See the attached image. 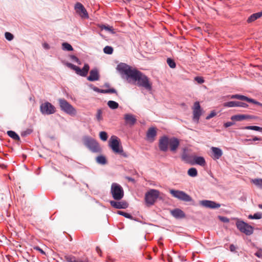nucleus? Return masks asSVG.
<instances>
[{"instance_id": "nucleus-61", "label": "nucleus", "mask_w": 262, "mask_h": 262, "mask_svg": "<svg viewBox=\"0 0 262 262\" xmlns=\"http://www.w3.org/2000/svg\"><path fill=\"white\" fill-rule=\"evenodd\" d=\"M225 105L226 106H228V107H229V105H230L229 102H226V103H225Z\"/></svg>"}, {"instance_id": "nucleus-10", "label": "nucleus", "mask_w": 262, "mask_h": 262, "mask_svg": "<svg viewBox=\"0 0 262 262\" xmlns=\"http://www.w3.org/2000/svg\"><path fill=\"white\" fill-rule=\"evenodd\" d=\"M230 99H236L241 101H246L249 103H252L258 106L262 107V103L260 102L256 101L255 99L249 98L247 96L241 95V94H235L230 95Z\"/></svg>"}, {"instance_id": "nucleus-37", "label": "nucleus", "mask_w": 262, "mask_h": 262, "mask_svg": "<svg viewBox=\"0 0 262 262\" xmlns=\"http://www.w3.org/2000/svg\"><path fill=\"white\" fill-rule=\"evenodd\" d=\"M62 50L64 51H72L73 50L72 46L68 42H63L62 44Z\"/></svg>"}, {"instance_id": "nucleus-59", "label": "nucleus", "mask_w": 262, "mask_h": 262, "mask_svg": "<svg viewBox=\"0 0 262 262\" xmlns=\"http://www.w3.org/2000/svg\"><path fill=\"white\" fill-rule=\"evenodd\" d=\"M257 14H258L259 18L260 17H261L262 16V10L260 12H257Z\"/></svg>"}, {"instance_id": "nucleus-40", "label": "nucleus", "mask_w": 262, "mask_h": 262, "mask_svg": "<svg viewBox=\"0 0 262 262\" xmlns=\"http://www.w3.org/2000/svg\"><path fill=\"white\" fill-rule=\"evenodd\" d=\"M167 63L171 68H174L176 66L174 61L171 58H167Z\"/></svg>"}, {"instance_id": "nucleus-29", "label": "nucleus", "mask_w": 262, "mask_h": 262, "mask_svg": "<svg viewBox=\"0 0 262 262\" xmlns=\"http://www.w3.org/2000/svg\"><path fill=\"white\" fill-rule=\"evenodd\" d=\"M7 135L12 139L19 141L20 140L19 136L14 131L12 130H8L7 132Z\"/></svg>"}, {"instance_id": "nucleus-34", "label": "nucleus", "mask_w": 262, "mask_h": 262, "mask_svg": "<svg viewBox=\"0 0 262 262\" xmlns=\"http://www.w3.org/2000/svg\"><path fill=\"white\" fill-rule=\"evenodd\" d=\"M188 174L191 177H195L198 175V171L195 168L192 167L188 169Z\"/></svg>"}, {"instance_id": "nucleus-18", "label": "nucleus", "mask_w": 262, "mask_h": 262, "mask_svg": "<svg viewBox=\"0 0 262 262\" xmlns=\"http://www.w3.org/2000/svg\"><path fill=\"white\" fill-rule=\"evenodd\" d=\"M110 203L116 209H126L128 207V204L125 201H110Z\"/></svg>"}, {"instance_id": "nucleus-8", "label": "nucleus", "mask_w": 262, "mask_h": 262, "mask_svg": "<svg viewBox=\"0 0 262 262\" xmlns=\"http://www.w3.org/2000/svg\"><path fill=\"white\" fill-rule=\"evenodd\" d=\"M169 192L172 196L180 201L186 202H189L192 201L191 197L184 191L171 189L169 190Z\"/></svg>"}, {"instance_id": "nucleus-43", "label": "nucleus", "mask_w": 262, "mask_h": 262, "mask_svg": "<svg viewBox=\"0 0 262 262\" xmlns=\"http://www.w3.org/2000/svg\"><path fill=\"white\" fill-rule=\"evenodd\" d=\"M5 37L6 39L7 40H8V41L12 40L14 38L13 35L12 34H11V33L8 32H7L5 33Z\"/></svg>"}, {"instance_id": "nucleus-12", "label": "nucleus", "mask_w": 262, "mask_h": 262, "mask_svg": "<svg viewBox=\"0 0 262 262\" xmlns=\"http://www.w3.org/2000/svg\"><path fill=\"white\" fill-rule=\"evenodd\" d=\"M169 143V139L167 136L161 137L159 141V148L163 152L168 150Z\"/></svg>"}, {"instance_id": "nucleus-32", "label": "nucleus", "mask_w": 262, "mask_h": 262, "mask_svg": "<svg viewBox=\"0 0 262 262\" xmlns=\"http://www.w3.org/2000/svg\"><path fill=\"white\" fill-rule=\"evenodd\" d=\"M107 105L112 110L117 109L119 107V104L117 102L113 100L108 101L107 102Z\"/></svg>"}, {"instance_id": "nucleus-9", "label": "nucleus", "mask_w": 262, "mask_h": 262, "mask_svg": "<svg viewBox=\"0 0 262 262\" xmlns=\"http://www.w3.org/2000/svg\"><path fill=\"white\" fill-rule=\"evenodd\" d=\"M40 111L42 115H49L54 114L56 108L51 103L46 102L40 105Z\"/></svg>"}, {"instance_id": "nucleus-33", "label": "nucleus", "mask_w": 262, "mask_h": 262, "mask_svg": "<svg viewBox=\"0 0 262 262\" xmlns=\"http://www.w3.org/2000/svg\"><path fill=\"white\" fill-rule=\"evenodd\" d=\"M259 18V16H258V15L257 14V13H253L252 15H251L248 17V18L247 20V22L248 23H251L256 20V19H257Z\"/></svg>"}, {"instance_id": "nucleus-53", "label": "nucleus", "mask_w": 262, "mask_h": 262, "mask_svg": "<svg viewBox=\"0 0 262 262\" xmlns=\"http://www.w3.org/2000/svg\"><path fill=\"white\" fill-rule=\"evenodd\" d=\"M255 255L259 258H262V251H257V252L255 253Z\"/></svg>"}, {"instance_id": "nucleus-38", "label": "nucleus", "mask_w": 262, "mask_h": 262, "mask_svg": "<svg viewBox=\"0 0 262 262\" xmlns=\"http://www.w3.org/2000/svg\"><path fill=\"white\" fill-rule=\"evenodd\" d=\"M103 52L106 54H112L113 52V48L111 46H106L104 48Z\"/></svg>"}, {"instance_id": "nucleus-36", "label": "nucleus", "mask_w": 262, "mask_h": 262, "mask_svg": "<svg viewBox=\"0 0 262 262\" xmlns=\"http://www.w3.org/2000/svg\"><path fill=\"white\" fill-rule=\"evenodd\" d=\"M251 182L260 189H262V179H252Z\"/></svg>"}, {"instance_id": "nucleus-46", "label": "nucleus", "mask_w": 262, "mask_h": 262, "mask_svg": "<svg viewBox=\"0 0 262 262\" xmlns=\"http://www.w3.org/2000/svg\"><path fill=\"white\" fill-rule=\"evenodd\" d=\"M195 81H196L199 84H202L204 82V80L203 77L197 76L194 78Z\"/></svg>"}, {"instance_id": "nucleus-22", "label": "nucleus", "mask_w": 262, "mask_h": 262, "mask_svg": "<svg viewBox=\"0 0 262 262\" xmlns=\"http://www.w3.org/2000/svg\"><path fill=\"white\" fill-rule=\"evenodd\" d=\"M171 214L177 219H183L185 217V213L180 209L176 208L170 211Z\"/></svg>"}, {"instance_id": "nucleus-17", "label": "nucleus", "mask_w": 262, "mask_h": 262, "mask_svg": "<svg viewBox=\"0 0 262 262\" xmlns=\"http://www.w3.org/2000/svg\"><path fill=\"white\" fill-rule=\"evenodd\" d=\"M188 149L187 147H184L182 149V153L181 156V159L186 163H189L193 165L192 161V157L188 154Z\"/></svg>"}, {"instance_id": "nucleus-41", "label": "nucleus", "mask_w": 262, "mask_h": 262, "mask_svg": "<svg viewBox=\"0 0 262 262\" xmlns=\"http://www.w3.org/2000/svg\"><path fill=\"white\" fill-rule=\"evenodd\" d=\"M100 28L102 30H106V31L111 32L112 33H114V32L113 31V28L112 27H108V26H105L104 25H102L100 26Z\"/></svg>"}, {"instance_id": "nucleus-39", "label": "nucleus", "mask_w": 262, "mask_h": 262, "mask_svg": "<svg viewBox=\"0 0 262 262\" xmlns=\"http://www.w3.org/2000/svg\"><path fill=\"white\" fill-rule=\"evenodd\" d=\"M100 138L103 141H105L107 139V134L105 132L102 131L99 134Z\"/></svg>"}, {"instance_id": "nucleus-52", "label": "nucleus", "mask_w": 262, "mask_h": 262, "mask_svg": "<svg viewBox=\"0 0 262 262\" xmlns=\"http://www.w3.org/2000/svg\"><path fill=\"white\" fill-rule=\"evenodd\" d=\"M219 218L222 221H223L224 222H229V219L227 217H223V216H219Z\"/></svg>"}, {"instance_id": "nucleus-15", "label": "nucleus", "mask_w": 262, "mask_h": 262, "mask_svg": "<svg viewBox=\"0 0 262 262\" xmlns=\"http://www.w3.org/2000/svg\"><path fill=\"white\" fill-rule=\"evenodd\" d=\"M200 205L207 208L215 209L221 206V204L209 200H203L200 201Z\"/></svg>"}, {"instance_id": "nucleus-11", "label": "nucleus", "mask_w": 262, "mask_h": 262, "mask_svg": "<svg viewBox=\"0 0 262 262\" xmlns=\"http://www.w3.org/2000/svg\"><path fill=\"white\" fill-rule=\"evenodd\" d=\"M259 119V117L252 115L248 114H237L235 115L230 118V119L232 120V121H242L244 120H257Z\"/></svg>"}, {"instance_id": "nucleus-28", "label": "nucleus", "mask_w": 262, "mask_h": 262, "mask_svg": "<svg viewBox=\"0 0 262 262\" xmlns=\"http://www.w3.org/2000/svg\"><path fill=\"white\" fill-rule=\"evenodd\" d=\"M243 129H247V130H253L258 132H262V127L258 126H245L242 127Z\"/></svg>"}, {"instance_id": "nucleus-13", "label": "nucleus", "mask_w": 262, "mask_h": 262, "mask_svg": "<svg viewBox=\"0 0 262 262\" xmlns=\"http://www.w3.org/2000/svg\"><path fill=\"white\" fill-rule=\"evenodd\" d=\"M75 9L82 18H88L89 15L84 7L80 3H77L75 5Z\"/></svg>"}, {"instance_id": "nucleus-3", "label": "nucleus", "mask_w": 262, "mask_h": 262, "mask_svg": "<svg viewBox=\"0 0 262 262\" xmlns=\"http://www.w3.org/2000/svg\"><path fill=\"white\" fill-rule=\"evenodd\" d=\"M110 146L115 153L119 154L125 158L128 157V155L123 151L122 147L120 145L117 137H112L110 142Z\"/></svg>"}, {"instance_id": "nucleus-4", "label": "nucleus", "mask_w": 262, "mask_h": 262, "mask_svg": "<svg viewBox=\"0 0 262 262\" xmlns=\"http://www.w3.org/2000/svg\"><path fill=\"white\" fill-rule=\"evenodd\" d=\"M111 193L113 198L116 201L121 200L124 196V190L123 188L116 183L112 184Z\"/></svg>"}, {"instance_id": "nucleus-63", "label": "nucleus", "mask_w": 262, "mask_h": 262, "mask_svg": "<svg viewBox=\"0 0 262 262\" xmlns=\"http://www.w3.org/2000/svg\"><path fill=\"white\" fill-rule=\"evenodd\" d=\"M258 207L260 209H262V204H259L258 205Z\"/></svg>"}, {"instance_id": "nucleus-26", "label": "nucleus", "mask_w": 262, "mask_h": 262, "mask_svg": "<svg viewBox=\"0 0 262 262\" xmlns=\"http://www.w3.org/2000/svg\"><path fill=\"white\" fill-rule=\"evenodd\" d=\"M93 90L94 91L100 93H102V94L114 93V94H116V95H117V91L114 88L103 90V89H100L97 87H94L93 88Z\"/></svg>"}, {"instance_id": "nucleus-57", "label": "nucleus", "mask_w": 262, "mask_h": 262, "mask_svg": "<svg viewBox=\"0 0 262 262\" xmlns=\"http://www.w3.org/2000/svg\"><path fill=\"white\" fill-rule=\"evenodd\" d=\"M96 250L97 251V252L99 254V253L101 252V250L98 247H97L96 248Z\"/></svg>"}, {"instance_id": "nucleus-55", "label": "nucleus", "mask_w": 262, "mask_h": 262, "mask_svg": "<svg viewBox=\"0 0 262 262\" xmlns=\"http://www.w3.org/2000/svg\"><path fill=\"white\" fill-rule=\"evenodd\" d=\"M42 46L45 49L48 50L50 49V46L47 43H43Z\"/></svg>"}, {"instance_id": "nucleus-56", "label": "nucleus", "mask_w": 262, "mask_h": 262, "mask_svg": "<svg viewBox=\"0 0 262 262\" xmlns=\"http://www.w3.org/2000/svg\"><path fill=\"white\" fill-rule=\"evenodd\" d=\"M236 249L235 246L233 244H230V251L233 252L235 251Z\"/></svg>"}, {"instance_id": "nucleus-14", "label": "nucleus", "mask_w": 262, "mask_h": 262, "mask_svg": "<svg viewBox=\"0 0 262 262\" xmlns=\"http://www.w3.org/2000/svg\"><path fill=\"white\" fill-rule=\"evenodd\" d=\"M201 106L198 101H196L194 104V108L193 110V120L194 122H198L200 117L202 114L200 110Z\"/></svg>"}, {"instance_id": "nucleus-1", "label": "nucleus", "mask_w": 262, "mask_h": 262, "mask_svg": "<svg viewBox=\"0 0 262 262\" xmlns=\"http://www.w3.org/2000/svg\"><path fill=\"white\" fill-rule=\"evenodd\" d=\"M118 72L125 76L129 82L132 81L139 87H142L148 91L152 89V84L145 74L136 69H134L125 63H120L116 68Z\"/></svg>"}, {"instance_id": "nucleus-5", "label": "nucleus", "mask_w": 262, "mask_h": 262, "mask_svg": "<svg viewBox=\"0 0 262 262\" xmlns=\"http://www.w3.org/2000/svg\"><path fill=\"white\" fill-rule=\"evenodd\" d=\"M84 145L93 152H98L100 151V148L98 143L96 140L89 136L83 138Z\"/></svg>"}, {"instance_id": "nucleus-54", "label": "nucleus", "mask_w": 262, "mask_h": 262, "mask_svg": "<svg viewBox=\"0 0 262 262\" xmlns=\"http://www.w3.org/2000/svg\"><path fill=\"white\" fill-rule=\"evenodd\" d=\"M251 140H252V141H262V138L254 137V138L251 139Z\"/></svg>"}, {"instance_id": "nucleus-30", "label": "nucleus", "mask_w": 262, "mask_h": 262, "mask_svg": "<svg viewBox=\"0 0 262 262\" xmlns=\"http://www.w3.org/2000/svg\"><path fill=\"white\" fill-rule=\"evenodd\" d=\"M97 163L101 165H105L107 163L105 157L102 155L98 156L96 159Z\"/></svg>"}, {"instance_id": "nucleus-58", "label": "nucleus", "mask_w": 262, "mask_h": 262, "mask_svg": "<svg viewBox=\"0 0 262 262\" xmlns=\"http://www.w3.org/2000/svg\"><path fill=\"white\" fill-rule=\"evenodd\" d=\"M257 14H258L259 18L260 17H261L262 16V10L260 12H257Z\"/></svg>"}, {"instance_id": "nucleus-60", "label": "nucleus", "mask_w": 262, "mask_h": 262, "mask_svg": "<svg viewBox=\"0 0 262 262\" xmlns=\"http://www.w3.org/2000/svg\"><path fill=\"white\" fill-rule=\"evenodd\" d=\"M225 126L226 127H229V122H227L225 123Z\"/></svg>"}, {"instance_id": "nucleus-45", "label": "nucleus", "mask_w": 262, "mask_h": 262, "mask_svg": "<svg viewBox=\"0 0 262 262\" xmlns=\"http://www.w3.org/2000/svg\"><path fill=\"white\" fill-rule=\"evenodd\" d=\"M70 57L71 59L72 60H73V61L76 62L78 64H81V61L76 56L73 55H71Z\"/></svg>"}, {"instance_id": "nucleus-7", "label": "nucleus", "mask_w": 262, "mask_h": 262, "mask_svg": "<svg viewBox=\"0 0 262 262\" xmlns=\"http://www.w3.org/2000/svg\"><path fill=\"white\" fill-rule=\"evenodd\" d=\"M58 102L61 111L70 115L76 114V110L64 99H59Z\"/></svg>"}, {"instance_id": "nucleus-50", "label": "nucleus", "mask_w": 262, "mask_h": 262, "mask_svg": "<svg viewBox=\"0 0 262 262\" xmlns=\"http://www.w3.org/2000/svg\"><path fill=\"white\" fill-rule=\"evenodd\" d=\"M34 249L37 250V251H38L39 252H40V253L42 254H45V252L43 251V250L41 249L38 246H35L34 247Z\"/></svg>"}, {"instance_id": "nucleus-47", "label": "nucleus", "mask_w": 262, "mask_h": 262, "mask_svg": "<svg viewBox=\"0 0 262 262\" xmlns=\"http://www.w3.org/2000/svg\"><path fill=\"white\" fill-rule=\"evenodd\" d=\"M67 67L71 68V69L74 70L75 72L76 71L77 69H78V67L72 64L71 63H67Z\"/></svg>"}, {"instance_id": "nucleus-16", "label": "nucleus", "mask_w": 262, "mask_h": 262, "mask_svg": "<svg viewBox=\"0 0 262 262\" xmlns=\"http://www.w3.org/2000/svg\"><path fill=\"white\" fill-rule=\"evenodd\" d=\"M180 140L176 137H172L169 139V149L172 152H176L180 145Z\"/></svg>"}, {"instance_id": "nucleus-48", "label": "nucleus", "mask_w": 262, "mask_h": 262, "mask_svg": "<svg viewBox=\"0 0 262 262\" xmlns=\"http://www.w3.org/2000/svg\"><path fill=\"white\" fill-rule=\"evenodd\" d=\"M216 115V112L214 111H212L208 115H207L206 117L207 120H209L211 118L213 117Z\"/></svg>"}, {"instance_id": "nucleus-6", "label": "nucleus", "mask_w": 262, "mask_h": 262, "mask_svg": "<svg viewBox=\"0 0 262 262\" xmlns=\"http://www.w3.org/2000/svg\"><path fill=\"white\" fill-rule=\"evenodd\" d=\"M160 195V192L156 189H150L145 194V201L148 206L154 204Z\"/></svg>"}, {"instance_id": "nucleus-49", "label": "nucleus", "mask_w": 262, "mask_h": 262, "mask_svg": "<svg viewBox=\"0 0 262 262\" xmlns=\"http://www.w3.org/2000/svg\"><path fill=\"white\" fill-rule=\"evenodd\" d=\"M32 132V129H28L26 130L23 132L21 133V135L24 136H27L28 135H30Z\"/></svg>"}, {"instance_id": "nucleus-24", "label": "nucleus", "mask_w": 262, "mask_h": 262, "mask_svg": "<svg viewBox=\"0 0 262 262\" xmlns=\"http://www.w3.org/2000/svg\"><path fill=\"white\" fill-rule=\"evenodd\" d=\"M89 65L88 63H85L82 69L78 67V69H77L76 73L81 76L85 77L89 72Z\"/></svg>"}, {"instance_id": "nucleus-27", "label": "nucleus", "mask_w": 262, "mask_h": 262, "mask_svg": "<svg viewBox=\"0 0 262 262\" xmlns=\"http://www.w3.org/2000/svg\"><path fill=\"white\" fill-rule=\"evenodd\" d=\"M194 162V164L199 165L201 166H204L206 165V161L204 157L201 156H194L193 157Z\"/></svg>"}, {"instance_id": "nucleus-44", "label": "nucleus", "mask_w": 262, "mask_h": 262, "mask_svg": "<svg viewBox=\"0 0 262 262\" xmlns=\"http://www.w3.org/2000/svg\"><path fill=\"white\" fill-rule=\"evenodd\" d=\"M102 112L100 109L97 111L96 114V118L98 121H100L102 120Z\"/></svg>"}, {"instance_id": "nucleus-42", "label": "nucleus", "mask_w": 262, "mask_h": 262, "mask_svg": "<svg viewBox=\"0 0 262 262\" xmlns=\"http://www.w3.org/2000/svg\"><path fill=\"white\" fill-rule=\"evenodd\" d=\"M66 258L67 262H78L76 258L72 255H67L66 256Z\"/></svg>"}, {"instance_id": "nucleus-31", "label": "nucleus", "mask_w": 262, "mask_h": 262, "mask_svg": "<svg viewBox=\"0 0 262 262\" xmlns=\"http://www.w3.org/2000/svg\"><path fill=\"white\" fill-rule=\"evenodd\" d=\"M117 214H118L120 215H122L127 219H129L130 220H133L137 221V220L136 219H134V217L129 213H128L122 211H118Z\"/></svg>"}, {"instance_id": "nucleus-2", "label": "nucleus", "mask_w": 262, "mask_h": 262, "mask_svg": "<svg viewBox=\"0 0 262 262\" xmlns=\"http://www.w3.org/2000/svg\"><path fill=\"white\" fill-rule=\"evenodd\" d=\"M233 219L235 220V225L241 232L248 236L253 233L254 227L253 226L238 218Z\"/></svg>"}, {"instance_id": "nucleus-35", "label": "nucleus", "mask_w": 262, "mask_h": 262, "mask_svg": "<svg viewBox=\"0 0 262 262\" xmlns=\"http://www.w3.org/2000/svg\"><path fill=\"white\" fill-rule=\"evenodd\" d=\"M248 219L251 220H259L262 218V213L260 212H256L253 215L250 214L248 215Z\"/></svg>"}, {"instance_id": "nucleus-25", "label": "nucleus", "mask_w": 262, "mask_h": 262, "mask_svg": "<svg viewBox=\"0 0 262 262\" xmlns=\"http://www.w3.org/2000/svg\"><path fill=\"white\" fill-rule=\"evenodd\" d=\"M249 105L244 102L239 101H230V107H241L244 108L248 107Z\"/></svg>"}, {"instance_id": "nucleus-62", "label": "nucleus", "mask_w": 262, "mask_h": 262, "mask_svg": "<svg viewBox=\"0 0 262 262\" xmlns=\"http://www.w3.org/2000/svg\"><path fill=\"white\" fill-rule=\"evenodd\" d=\"M245 141H252V140H251V139H246L245 140Z\"/></svg>"}, {"instance_id": "nucleus-19", "label": "nucleus", "mask_w": 262, "mask_h": 262, "mask_svg": "<svg viewBox=\"0 0 262 262\" xmlns=\"http://www.w3.org/2000/svg\"><path fill=\"white\" fill-rule=\"evenodd\" d=\"M223 152L222 150L216 147H212L211 148V157L213 160H218L222 156Z\"/></svg>"}, {"instance_id": "nucleus-64", "label": "nucleus", "mask_w": 262, "mask_h": 262, "mask_svg": "<svg viewBox=\"0 0 262 262\" xmlns=\"http://www.w3.org/2000/svg\"><path fill=\"white\" fill-rule=\"evenodd\" d=\"M105 86H106L107 87H108L109 86V84L108 83H105Z\"/></svg>"}, {"instance_id": "nucleus-21", "label": "nucleus", "mask_w": 262, "mask_h": 262, "mask_svg": "<svg viewBox=\"0 0 262 262\" xmlns=\"http://www.w3.org/2000/svg\"><path fill=\"white\" fill-rule=\"evenodd\" d=\"M125 123L130 126H133L137 122L135 116L131 114H126L124 117Z\"/></svg>"}, {"instance_id": "nucleus-20", "label": "nucleus", "mask_w": 262, "mask_h": 262, "mask_svg": "<svg viewBox=\"0 0 262 262\" xmlns=\"http://www.w3.org/2000/svg\"><path fill=\"white\" fill-rule=\"evenodd\" d=\"M99 79V71L97 68H94L90 71V75L87 77L90 81H97Z\"/></svg>"}, {"instance_id": "nucleus-23", "label": "nucleus", "mask_w": 262, "mask_h": 262, "mask_svg": "<svg viewBox=\"0 0 262 262\" xmlns=\"http://www.w3.org/2000/svg\"><path fill=\"white\" fill-rule=\"evenodd\" d=\"M157 135V131L155 127H150L146 133V139L150 142H153L155 137Z\"/></svg>"}, {"instance_id": "nucleus-51", "label": "nucleus", "mask_w": 262, "mask_h": 262, "mask_svg": "<svg viewBox=\"0 0 262 262\" xmlns=\"http://www.w3.org/2000/svg\"><path fill=\"white\" fill-rule=\"evenodd\" d=\"M125 178L128 181H130V182H132L133 183H135V180L134 178H132V177H128V176H126L125 177Z\"/></svg>"}]
</instances>
